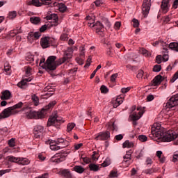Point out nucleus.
I'll list each match as a JSON object with an SVG mask.
<instances>
[{
    "label": "nucleus",
    "mask_w": 178,
    "mask_h": 178,
    "mask_svg": "<svg viewBox=\"0 0 178 178\" xmlns=\"http://www.w3.org/2000/svg\"><path fill=\"white\" fill-rule=\"evenodd\" d=\"M62 118L58 117V114L55 113L54 116H51L49 118L47 122V127L55 126V127H59L62 123H63Z\"/></svg>",
    "instance_id": "6e6552de"
},
{
    "label": "nucleus",
    "mask_w": 178,
    "mask_h": 178,
    "mask_svg": "<svg viewBox=\"0 0 178 178\" xmlns=\"http://www.w3.org/2000/svg\"><path fill=\"white\" fill-rule=\"evenodd\" d=\"M7 160L8 161V162H13L14 163H18V164H19V161H20L19 157H15L13 156H7Z\"/></svg>",
    "instance_id": "bb28decb"
},
{
    "label": "nucleus",
    "mask_w": 178,
    "mask_h": 178,
    "mask_svg": "<svg viewBox=\"0 0 178 178\" xmlns=\"http://www.w3.org/2000/svg\"><path fill=\"white\" fill-rule=\"evenodd\" d=\"M4 73H6V74H7L8 76H10L12 73V70H10V66L8 65L4 67Z\"/></svg>",
    "instance_id": "473e14b6"
},
{
    "label": "nucleus",
    "mask_w": 178,
    "mask_h": 178,
    "mask_svg": "<svg viewBox=\"0 0 178 178\" xmlns=\"http://www.w3.org/2000/svg\"><path fill=\"white\" fill-rule=\"evenodd\" d=\"M65 147H67V145H65V144H60L59 146H58V145H50V149H51V151H59L60 148H65Z\"/></svg>",
    "instance_id": "393cba45"
},
{
    "label": "nucleus",
    "mask_w": 178,
    "mask_h": 178,
    "mask_svg": "<svg viewBox=\"0 0 178 178\" xmlns=\"http://www.w3.org/2000/svg\"><path fill=\"white\" fill-rule=\"evenodd\" d=\"M56 8H58V10L61 12V13H65L66 10H67V7L63 3L54 2L53 3V6Z\"/></svg>",
    "instance_id": "6ab92c4d"
},
{
    "label": "nucleus",
    "mask_w": 178,
    "mask_h": 178,
    "mask_svg": "<svg viewBox=\"0 0 178 178\" xmlns=\"http://www.w3.org/2000/svg\"><path fill=\"white\" fill-rule=\"evenodd\" d=\"M107 130H111L112 131H118V126L115 124V122H108L107 124Z\"/></svg>",
    "instance_id": "b1692460"
},
{
    "label": "nucleus",
    "mask_w": 178,
    "mask_h": 178,
    "mask_svg": "<svg viewBox=\"0 0 178 178\" xmlns=\"http://www.w3.org/2000/svg\"><path fill=\"white\" fill-rule=\"evenodd\" d=\"M33 71V69L30 67H26V77L23 79L20 82L17 83V86L19 87V88H24V86L27 85V83L31 81L33 79V76H31V72Z\"/></svg>",
    "instance_id": "39448f33"
},
{
    "label": "nucleus",
    "mask_w": 178,
    "mask_h": 178,
    "mask_svg": "<svg viewBox=\"0 0 178 178\" xmlns=\"http://www.w3.org/2000/svg\"><path fill=\"white\" fill-rule=\"evenodd\" d=\"M44 133V127L41 125H37L34 127V137L35 138H40Z\"/></svg>",
    "instance_id": "a211bd4d"
},
{
    "label": "nucleus",
    "mask_w": 178,
    "mask_h": 178,
    "mask_svg": "<svg viewBox=\"0 0 178 178\" xmlns=\"http://www.w3.org/2000/svg\"><path fill=\"white\" fill-rule=\"evenodd\" d=\"M47 20H52L54 21V26H58V15L56 14H51L49 16L47 17Z\"/></svg>",
    "instance_id": "4be33fe9"
},
{
    "label": "nucleus",
    "mask_w": 178,
    "mask_h": 178,
    "mask_svg": "<svg viewBox=\"0 0 178 178\" xmlns=\"http://www.w3.org/2000/svg\"><path fill=\"white\" fill-rule=\"evenodd\" d=\"M118 73L113 74L111 75V83H115V81H116V79H118Z\"/></svg>",
    "instance_id": "37998d69"
},
{
    "label": "nucleus",
    "mask_w": 178,
    "mask_h": 178,
    "mask_svg": "<svg viewBox=\"0 0 178 178\" xmlns=\"http://www.w3.org/2000/svg\"><path fill=\"white\" fill-rule=\"evenodd\" d=\"M61 174L64 177L66 178H72V174H70V172L67 170H64L61 171Z\"/></svg>",
    "instance_id": "2f4dec72"
},
{
    "label": "nucleus",
    "mask_w": 178,
    "mask_h": 178,
    "mask_svg": "<svg viewBox=\"0 0 178 178\" xmlns=\"http://www.w3.org/2000/svg\"><path fill=\"white\" fill-rule=\"evenodd\" d=\"M90 170H92L93 172H98L99 170V166L98 165L90 163L89 165Z\"/></svg>",
    "instance_id": "7c9ffc66"
},
{
    "label": "nucleus",
    "mask_w": 178,
    "mask_h": 178,
    "mask_svg": "<svg viewBox=\"0 0 178 178\" xmlns=\"http://www.w3.org/2000/svg\"><path fill=\"white\" fill-rule=\"evenodd\" d=\"M40 45L43 49H45V48H49L50 45H51V47H57L58 44L54 38L44 37L41 38Z\"/></svg>",
    "instance_id": "423d86ee"
},
{
    "label": "nucleus",
    "mask_w": 178,
    "mask_h": 178,
    "mask_svg": "<svg viewBox=\"0 0 178 178\" xmlns=\"http://www.w3.org/2000/svg\"><path fill=\"white\" fill-rule=\"evenodd\" d=\"M45 143L46 144L49 145H59L60 144H65V145H69V141L62 138H59L56 140H48Z\"/></svg>",
    "instance_id": "f8f14e48"
},
{
    "label": "nucleus",
    "mask_w": 178,
    "mask_h": 178,
    "mask_svg": "<svg viewBox=\"0 0 178 178\" xmlns=\"http://www.w3.org/2000/svg\"><path fill=\"white\" fill-rule=\"evenodd\" d=\"M23 106V102H19L18 104L5 108L0 113V120L1 119H6V118H9V116H12V115H16V113H19V111L17 109H20Z\"/></svg>",
    "instance_id": "f03ea898"
},
{
    "label": "nucleus",
    "mask_w": 178,
    "mask_h": 178,
    "mask_svg": "<svg viewBox=\"0 0 178 178\" xmlns=\"http://www.w3.org/2000/svg\"><path fill=\"white\" fill-rule=\"evenodd\" d=\"M115 140H117V141H120L121 140H123V135L122 134H119L115 136Z\"/></svg>",
    "instance_id": "e2e57ef3"
},
{
    "label": "nucleus",
    "mask_w": 178,
    "mask_h": 178,
    "mask_svg": "<svg viewBox=\"0 0 178 178\" xmlns=\"http://www.w3.org/2000/svg\"><path fill=\"white\" fill-rule=\"evenodd\" d=\"M178 79V71L175 72L172 79H170V83H175Z\"/></svg>",
    "instance_id": "a19ab883"
},
{
    "label": "nucleus",
    "mask_w": 178,
    "mask_h": 178,
    "mask_svg": "<svg viewBox=\"0 0 178 178\" xmlns=\"http://www.w3.org/2000/svg\"><path fill=\"white\" fill-rule=\"evenodd\" d=\"M92 27H94L96 33L100 37H104V31H105V26L101 22L97 21L95 24H92Z\"/></svg>",
    "instance_id": "9b49d317"
},
{
    "label": "nucleus",
    "mask_w": 178,
    "mask_h": 178,
    "mask_svg": "<svg viewBox=\"0 0 178 178\" xmlns=\"http://www.w3.org/2000/svg\"><path fill=\"white\" fill-rule=\"evenodd\" d=\"M123 148H133L134 147V143L133 142H130V140H126L123 145Z\"/></svg>",
    "instance_id": "cd10ccee"
},
{
    "label": "nucleus",
    "mask_w": 178,
    "mask_h": 178,
    "mask_svg": "<svg viewBox=\"0 0 178 178\" xmlns=\"http://www.w3.org/2000/svg\"><path fill=\"white\" fill-rule=\"evenodd\" d=\"M74 170L76 172V173H83L84 172V168L81 165H76L73 168Z\"/></svg>",
    "instance_id": "c756f323"
},
{
    "label": "nucleus",
    "mask_w": 178,
    "mask_h": 178,
    "mask_svg": "<svg viewBox=\"0 0 178 178\" xmlns=\"http://www.w3.org/2000/svg\"><path fill=\"white\" fill-rule=\"evenodd\" d=\"M75 126H76V124H74V123L68 124L67 126V131L68 132L72 131V130H73V129H74Z\"/></svg>",
    "instance_id": "c9c22d12"
},
{
    "label": "nucleus",
    "mask_w": 178,
    "mask_h": 178,
    "mask_svg": "<svg viewBox=\"0 0 178 178\" xmlns=\"http://www.w3.org/2000/svg\"><path fill=\"white\" fill-rule=\"evenodd\" d=\"M168 48L172 49V51H176L178 52V43L177 42H171L170 44H165V47L163 48V57L162 59L164 62H168L169 60V55H168Z\"/></svg>",
    "instance_id": "20e7f679"
},
{
    "label": "nucleus",
    "mask_w": 178,
    "mask_h": 178,
    "mask_svg": "<svg viewBox=\"0 0 178 178\" xmlns=\"http://www.w3.org/2000/svg\"><path fill=\"white\" fill-rule=\"evenodd\" d=\"M172 19V15H168L164 19L165 23H169V21Z\"/></svg>",
    "instance_id": "0e129e2a"
},
{
    "label": "nucleus",
    "mask_w": 178,
    "mask_h": 178,
    "mask_svg": "<svg viewBox=\"0 0 178 178\" xmlns=\"http://www.w3.org/2000/svg\"><path fill=\"white\" fill-rule=\"evenodd\" d=\"M73 56V49L68 47L67 51L64 52L63 57L58 60L59 65L65 63V62H70V58Z\"/></svg>",
    "instance_id": "1a4fd4ad"
},
{
    "label": "nucleus",
    "mask_w": 178,
    "mask_h": 178,
    "mask_svg": "<svg viewBox=\"0 0 178 178\" xmlns=\"http://www.w3.org/2000/svg\"><path fill=\"white\" fill-rule=\"evenodd\" d=\"M66 159V156L63 154H56L50 159L51 162H55L56 163H60Z\"/></svg>",
    "instance_id": "f3484780"
},
{
    "label": "nucleus",
    "mask_w": 178,
    "mask_h": 178,
    "mask_svg": "<svg viewBox=\"0 0 178 178\" xmlns=\"http://www.w3.org/2000/svg\"><path fill=\"white\" fill-rule=\"evenodd\" d=\"M56 59V56H50L48 57L47 60L45 63V68L46 71L48 73H52L54 70H56V67L58 65H56V63H55V60Z\"/></svg>",
    "instance_id": "7ed1b4c3"
},
{
    "label": "nucleus",
    "mask_w": 178,
    "mask_h": 178,
    "mask_svg": "<svg viewBox=\"0 0 178 178\" xmlns=\"http://www.w3.org/2000/svg\"><path fill=\"white\" fill-rule=\"evenodd\" d=\"M162 69V67L159 65H154L153 68V72H161V70Z\"/></svg>",
    "instance_id": "de8ad7c7"
},
{
    "label": "nucleus",
    "mask_w": 178,
    "mask_h": 178,
    "mask_svg": "<svg viewBox=\"0 0 178 178\" xmlns=\"http://www.w3.org/2000/svg\"><path fill=\"white\" fill-rule=\"evenodd\" d=\"M109 176L110 177H118L119 175H118V171L112 170L111 171Z\"/></svg>",
    "instance_id": "49530a36"
},
{
    "label": "nucleus",
    "mask_w": 178,
    "mask_h": 178,
    "mask_svg": "<svg viewBox=\"0 0 178 178\" xmlns=\"http://www.w3.org/2000/svg\"><path fill=\"white\" fill-rule=\"evenodd\" d=\"M111 165V159H106V160L102 163V166L103 168H106V166H109Z\"/></svg>",
    "instance_id": "e433bc0d"
},
{
    "label": "nucleus",
    "mask_w": 178,
    "mask_h": 178,
    "mask_svg": "<svg viewBox=\"0 0 178 178\" xmlns=\"http://www.w3.org/2000/svg\"><path fill=\"white\" fill-rule=\"evenodd\" d=\"M156 63H158L159 65L161 64L162 63V56L161 55H158L156 57Z\"/></svg>",
    "instance_id": "5fc2aeb1"
},
{
    "label": "nucleus",
    "mask_w": 178,
    "mask_h": 178,
    "mask_svg": "<svg viewBox=\"0 0 178 178\" xmlns=\"http://www.w3.org/2000/svg\"><path fill=\"white\" fill-rule=\"evenodd\" d=\"M26 59L28 60V62H30V63H33V62H34V56L29 55L26 57Z\"/></svg>",
    "instance_id": "c03bdc74"
},
{
    "label": "nucleus",
    "mask_w": 178,
    "mask_h": 178,
    "mask_svg": "<svg viewBox=\"0 0 178 178\" xmlns=\"http://www.w3.org/2000/svg\"><path fill=\"white\" fill-rule=\"evenodd\" d=\"M11 95H12V93H10L9 90H5L4 92H2L1 99H2L3 101H5L6 99H10Z\"/></svg>",
    "instance_id": "5701e85b"
},
{
    "label": "nucleus",
    "mask_w": 178,
    "mask_h": 178,
    "mask_svg": "<svg viewBox=\"0 0 178 178\" xmlns=\"http://www.w3.org/2000/svg\"><path fill=\"white\" fill-rule=\"evenodd\" d=\"M55 105H56V102H51L42 108L41 111H34L31 108H26L25 116L27 119H43V118H45L47 113L49 112V109L54 108Z\"/></svg>",
    "instance_id": "f257e3e1"
},
{
    "label": "nucleus",
    "mask_w": 178,
    "mask_h": 178,
    "mask_svg": "<svg viewBox=\"0 0 178 178\" xmlns=\"http://www.w3.org/2000/svg\"><path fill=\"white\" fill-rule=\"evenodd\" d=\"M161 83H162V76L161 75H157L149 83V85L153 86L154 87H156V86H159L161 84Z\"/></svg>",
    "instance_id": "aec40b11"
},
{
    "label": "nucleus",
    "mask_w": 178,
    "mask_h": 178,
    "mask_svg": "<svg viewBox=\"0 0 178 178\" xmlns=\"http://www.w3.org/2000/svg\"><path fill=\"white\" fill-rule=\"evenodd\" d=\"M8 145L12 148L16 145V142H15V138H11L8 140Z\"/></svg>",
    "instance_id": "ea45409f"
},
{
    "label": "nucleus",
    "mask_w": 178,
    "mask_h": 178,
    "mask_svg": "<svg viewBox=\"0 0 178 178\" xmlns=\"http://www.w3.org/2000/svg\"><path fill=\"white\" fill-rule=\"evenodd\" d=\"M47 29H48V26L47 24L42 26L40 28V33H44V31H45V30H47Z\"/></svg>",
    "instance_id": "13d9d810"
},
{
    "label": "nucleus",
    "mask_w": 178,
    "mask_h": 178,
    "mask_svg": "<svg viewBox=\"0 0 178 178\" xmlns=\"http://www.w3.org/2000/svg\"><path fill=\"white\" fill-rule=\"evenodd\" d=\"M18 165H29L30 163V160L27 158L19 157Z\"/></svg>",
    "instance_id": "a878e982"
},
{
    "label": "nucleus",
    "mask_w": 178,
    "mask_h": 178,
    "mask_svg": "<svg viewBox=\"0 0 178 178\" xmlns=\"http://www.w3.org/2000/svg\"><path fill=\"white\" fill-rule=\"evenodd\" d=\"M146 165H152V159L147 157L145 161Z\"/></svg>",
    "instance_id": "bf43d9fd"
},
{
    "label": "nucleus",
    "mask_w": 178,
    "mask_h": 178,
    "mask_svg": "<svg viewBox=\"0 0 178 178\" xmlns=\"http://www.w3.org/2000/svg\"><path fill=\"white\" fill-rule=\"evenodd\" d=\"M131 159V155L127 154L125 156H124V161L123 162L127 163Z\"/></svg>",
    "instance_id": "79ce46f5"
},
{
    "label": "nucleus",
    "mask_w": 178,
    "mask_h": 178,
    "mask_svg": "<svg viewBox=\"0 0 178 178\" xmlns=\"http://www.w3.org/2000/svg\"><path fill=\"white\" fill-rule=\"evenodd\" d=\"M154 172H155L154 168H150V169H147V170H145V175H152V173H154Z\"/></svg>",
    "instance_id": "864d4df0"
},
{
    "label": "nucleus",
    "mask_w": 178,
    "mask_h": 178,
    "mask_svg": "<svg viewBox=\"0 0 178 178\" xmlns=\"http://www.w3.org/2000/svg\"><path fill=\"white\" fill-rule=\"evenodd\" d=\"M111 138V132L109 131H106L100 132L95 137V140H99L100 141H106Z\"/></svg>",
    "instance_id": "ddd939ff"
},
{
    "label": "nucleus",
    "mask_w": 178,
    "mask_h": 178,
    "mask_svg": "<svg viewBox=\"0 0 178 178\" xmlns=\"http://www.w3.org/2000/svg\"><path fill=\"white\" fill-rule=\"evenodd\" d=\"M41 37V33L40 32H30L28 34V39L29 40H38Z\"/></svg>",
    "instance_id": "412c9836"
},
{
    "label": "nucleus",
    "mask_w": 178,
    "mask_h": 178,
    "mask_svg": "<svg viewBox=\"0 0 178 178\" xmlns=\"http://www.w3.org/2000/svg\"><path fill=\"white\" fill-rule=\"evenodd\" d=\"M30 22L33 24H39L41 23V19L39 17H32L30 18Z\"/></svg>",
    "instance_id": "c85d7f7f"
},
{
    "label": "nucleus",
    "mask_w": 178,
    "mask_h": 178,
    "mask_svg": "<svg viewBox=\"0 0 178 178\" xmlns=\"http://www.w3.org/2000/svg\"><path fill=\"white\" fill-rule=\"evenodd\" d=\"M132 26L134 27H138L140 26V22L137 19H134L132 20Z\"/></svg>",
    "instance_id": "09e8293b"
},
{
    "label": "nucleus",
    "mask_w": 178,
    "mask_h": 178,
    "mask_svg": "<svg viewBox=\"0 0 178 178\" xmlns=\"http://www.w3.org/2000/svg\"><path fill=\"white\" fill-rule=\"evenodd\" d=\"M176 105H178V93L174 96H172L166 104H164V107L166 109H171L175 108Z\"/></svg>",
    "instance_id": "9d476101"
},
{
    "label": "nucleus",
    "mask_w": 178,
    "mask_h": 178,
    "mask_svg": "<svg viewBox=\"0 0 178 178\" xmlns=\"http://www.w3.org/2000/svg\"><path fill=\"white\" fill-rule=\"evenodd\" d=\"M138 140L140 141H142V143H145V141H147V140H148V138H147V136L145 135H140L138 136Z\"/></svg>",
    "instance_id": "58836bf2"
},
{
    "label": "nucleus",
    "mask_w": 178,
    "mask_h": 178,
    "mask_svg": "<svg viewBox=\"0 0 178 178\" xmlns=\"http://www.w3.org/2000/svg\"><path fill=\"white\" fill-rule=\"evenodd\" d=\"M145 107H138L137 111H139V112L137 113V112H134L131 118L133 120H138L143 115H144V113L145 112Z\"/></svg>",
    "instance_id": "2eb2a0df"
},
{
    "label": "nucleus",
    "mask_w": 178,
    "mask_h": 178,
    "mask_svg": "<svg viewBox=\"0 0 178 178\" xmlns=\"http://www.w3.org/2000/svg\"><path fill=\"white\" fill-rule=\"evenodd\" d=\"M104 23L108 29H111V26H112V24H111V22H109V20L108 19H105L104 20Z\"/></svg>",
    "instance_id": "603ef678"
},
{
    "label": "nucleus",
    "mask_w": 178,
    "mask_h": 178,
    "mask_svg": "<svg viewBox=\"0 0 178 178\" xmlns=\"http://www.w3.org/2000/svg\"><path fill=\"white\" fill-rule=\"evenodd\" d=\"M154 95H149L147 97V99L148 102L154 101Z\"/></svg>",
    "instance_id": "774afa93"
},
{
    "label": "nucleus",
    "mask_w": 178,
    "mask_h": 178,
    "mask_svg": "<svg viewBox=\"0 0 178 178\" xmlns=\"http://www.w3.org/2000/svg\"><path fill=\"white\" fill-rule=\"evenodd\" d=\"M143 76H144V71L140 70L138 71V74L136 75L137 79H143Z\"/></svg>",
    "instance_id": "3c124183"
},
{
    "label": "nucleus",
    "mask_w": 178,
    "mask_h": 178,
    "mask_svg": "<svg viewBox=\"0 0 178 178\" xmlns=\"http://www.w3.org/2000/svg\"><path fill=\"white\" fill-rule=\"evenodd\" d=\"M149 9H151V2L149 0H145L142 5V12L144 15V17H147L148 16Z\"/></svg>",
    "instance_id": "4468645a"
},
{
    "label": "nucleus",
    "mask_w": 178,
    "mask_h": 178,
    "mask_svg": "<svg viewBox=\"0 0 178 178\" xmlns=\"http://www.w3.org/2000/svg\"><path fill=\"white\" fill-rule=\"evenodd\" d=\"M130 90H131V87L122 88L121 89V92H122V94H127V92H129L130 91Z\"/></svg>",
    "instance_id": "8fccbe9b"
},
{
    "label": "nucleus",
    "mask_w": 178,
    "mask_h": 178,
    "mask_svg": "<svg viewBox=\"0 0 178 178\" xmlns=\"http://www.w3.org/2000/svg\"><path fill=\"white\" fill-rule=\"evenodd\" d=\"M172 0H163L161 5V8L163 13H168L170 8V2Z\"/></svg>",
    "instance_id": "dca6fc26"
},
{
    "label": "nucleus",
    "mask_w": 178,
    "mask_h": 178,
    "mask_svg": "<svg viewBox=\"0 0 178 178\" xmlns=\"http://www.w3.org/2000/svg\"><path fill=\"white\" fill-rule=\"evenodd\" d=\"M141 54H143V55H145V56H149V53H148V51L145 49H142Z\"/></svg>",
    "instance_id": "680f3d73"
},
{
    "label": "nucleus",
    "mask_w": 178,
    "mask_h": 178,
    "mask_svg": "<svg viewBox=\"0 0 178 178\" xmlns=\"http://www.w3.org/2000/svg\"><path fill=\"white\" fill-rule=\"evenodd\" d=\"M115 102L122 105V104H123V97L122 95L118 96Z\"/></svg>",
    "instance_id": "a18cd8bd"
},
{
    "label": "nucleus",
    "mask_w": 178,
    "mask_h": 178,
    "mask_svg": "<svg viewBox=\"0 0 178 178\" xmlns=\"http://www.w3.org/2000/svg\"><path fill=\"white\" fill-rule=\"evenodd\" d=\"M69 38H67V35L66 34H63L60 36V40H62L63 41H67V39Z\"/></svg>",
    "instance_id": "69168bd1"
},
{
    "label": "nucleus",
    "mask_w": 178,
    "mask_h": 178,
    "mask_svg": "<svg viewBox=\"0 0 178 178\" xmlns=\"http://www.w3.org/2000/svg\"><path fill=\"white\" fill-rule=\"evenodd\" d=\"M94 3L95 4L96 6H101L102 3H104V1L102 0H96L94 1Z\"/></svg>",
    "instance_id": "6e6d98bb"
},
{
    "label": "nucleus",
    "mask_w": 178,
    "mask_h": 178,
    "mask_svg": "<svg viewBox=\"0 0 178 178\" xmlns=\"http://www.w3.org/2000/svg\"><path fill=\"white\" fill-rule=\"evenodd\" d=\"M32 100H33V102L35 105V106H38V104H39V99H38V97L34 95L32 97Z\"/></svg>",
    "instance_id": "f704fd0d"
},
{
    "label": "nucleus",
    "mask_w": 178,
    "mask_h": 178,
    "mask_svg": "<svg viewBox=\"0 0 178 178\" xmlns=\"http://www.w3.org/2000/svg\"><path fill=\"white\" fill-rule=\"evenodd\" d=\"M92 159L93 161H97L98 160V154L97 152H94L93 154L92 155Z\"/></svg>",
    "instance_id": "052dcab7"
},
{
    "label": "nucleus",
    "mask_w": 178,
    "mask_h": 178,
    "mask_svg": "<svg viewBox=\"0 0 178 178\" xmlns=\"http://www.w3.org/2000/svg\"><path fill=\"white\" fill-rule=\"evenodd\" d=\"M16 16H17L16 11H12L9 13L8 17V19H13Z\"/></svg>",
    "instance_id": "72a5a7b5"
},
{
    "label": "nucleus",
    "mask_w": 178,
    "mask_h": 178,
    "mask_svg": "<svg viewBox=\"0 0 178 178\" xmlns=\"http://www.w3.org/2000/svg\"><path fill=\"white\" fill-rule=\"evenodd\" d=\"M120 26H122V24L120 22H116L114 25V29H115V30H119Z\"/></svg>",
    "instance_id": "4d7b16f0"
},
{
    "label": "nucleus",
    "mask_w": 178,
    "mask_h": 178,
    "mask_svg": "<svg viewBox=\"0 0 178 178\" xmlns=\"http://www.w3.org/2000/svg\"><path fill=\"white\" fill-rule=\"evenodd\" d=\"M100 90H101V92L102 94H106L108 92V91H109L108 88L106 86H105L104 85L101 86Z\"/></svg>",
    "instance_id": "4c0bfd02"
},
{
    "label": "nucleus",
    "mask_w": 178,
    "mask_h": 178,
    "mask_svg": "<svg viewBox=\"0 0 178 178\" xmlns=\"http://www.w3.org/2000/svg\"><path fill=\"white\" fill-rule=\"evenodd\" d=\"M26 5L36 7L42 6V5H50V6H52L54 3L51 0H28L26 1Z\"/></svg>",
    "instance_id": "0eeeda50"
},
{
    "label": "nucleus",
    "mask_w": 178,
    "mask_h": 178,
    "mask_svg": "<svg viewBox=\"0 0 178 178\" xmlns=\"http://www.w3.org/2000/svg\"><path fill=\"white\" fill-rule=\"evenodd\" d=\"M177 6H178V0H175L172 4V8H174V9H177Z\"/></svg>",
    "instance_id": "338daca9"
}]
</instances>
